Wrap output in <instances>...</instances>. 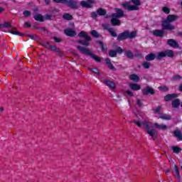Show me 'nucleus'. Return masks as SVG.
<instances>
[{"instance_id":"nucleus-1","label":"nucleus","mask_w":182,"mask_h":182,"mask_svg":"<svg viewBox=\"0 0 182 182\" xmlns=\"http://www.w3.org/2000/svg\"><path fill=\"white\" fill-rule=\"evenodd\" d=\"M178 19V16L176 15H168L166 18V20L162 22V28L163 29H166V31H174L176 28L174 26L171 25V22H175Z\"/></svg>"},{"instance_id":"nucleus-2","label":"nucleus","mask_w":182,"mask_h":182,"mask_svg":"<svg viewBox=\"0 0 182 182\" xmlns=\"http://www.w3.org/2000/svg\"><path fill=\"white\" fill-rule=\"evenodd\" d=\"M77 49L80 52V53H83L84 55H87L90 56L95 62H101L100 58L97 57V55L93 54L89 48H86L82 46H77Z\"/></svg>"},{"instance_id":"nucleus-3","label":"nucleus","mask_w":182,"mask_h":182,"mask_svg":"<svg viewBox=\"0 0 182 182\" xmlns=\"http://www.w3.org/2000/svg\"><path fill=\"white\" fill-rule=\"evenodd\" d=\"M163 58H174V51L172 50H166L159 53L156 55V59H158V60H161Z\"/></svg>"},{"instance_id":"nucleus-4","label":"nucleus","mask_w":182,"mask_h":182,"mask_svg":"<svg viewBox=\"0 0 182 182\" xmlns=\"http://www.w3.org/2000/svg\"><path fill=\"white\" fill-rule=\"evenodd\" d=\"M78 36L80 38H84V39H85V41H82L83 46H90L89 42H90L92 41V38L90 36H89V35H87V33L86 32H85V31L80 32V33L78 34Z\"/></svg>"},{"instance_id":"nucleus-5","label":"nucleus","mask_w":182,"mask_h":182,"mask_svg":"<svg viewBox=\"0 0 182 182\" xmlns=\"http://www.w3.org/2000/svg\"><path fill=\"white\" fill-rule=\"evenodd\" d=\"M122 6L127 11H139V8L137 6L130 5L129 2H124L122 4Z\"/></svg>"},{"instance_id":"nucleus-6","label":"nucleus","mask_w":182,"mask_h":182,"mask_svg":"<svg viewBox=\"0 0 182 182\" xmlns=\"http://www.w3.org/2000/svg\"><path fill=\"white\" fill-rule=\"evenodd\" d=\"M154 93H156L154 89L150 86H146L142 89V95L144 96H147V95H154Z\"/></svg>"},{"instance_id":"nucleus-7","label":"nucleus","mask_w":182,"mask_h":182,"mask_svg":"<svg viewBox=\"0 0 182 182\" xmlns=\"http://www.w3.org/2000/svg\"><path fill=\"white\" fill-rule=\"evenodd\" d=\"M66 5L68 6V8H70L71 9H78L79 6H77V2L73 1V0H65Z\"/></svg>"},{"instance_id":"nucleus-8","label":"nucleus","mask_w":182,"mask_h":182,"mask_svg":"<svg viewBox=\"0 0 182 182\" xmlns=\"http://www.w3.org/2000/svg\"><path fill=\"white\" fill-rule=\"evenodd\" d=\"M95 0L82 1L80 4L82 8H92Z\"/></svg>"},{"instance_id":"nucleus-9","label":"nucleus","mask_w":182,"mask_h":182,"mask_svg":"<svg viewBox=\"0 0 182 182\" xmlns=\"http://www.w3.org/2000/svg\"><path fill=\"white\" fill-rule=\"evenodd\" d=\"M115 11L117 13L112 14V18H123L124 16V11L120 9H115Z\"/></svg>"},{"instance_id":"nucleus-10","label":"nucleus","mask_w":182,"mask_h":182,"mask_svg":"<svg viewBox=\"0 0 182 182\" xmlns=\"http://www.w3.org/2000/svg\"><path fill=\"white\" fill-rule=\"evenodd\" d=\"M102 26H103V28H105V29H107V31H108V32L110 33V35L113 38H117V33H115V31H114V30H113V28H110L109 24L102 25Z\"/></svg>"},{"instance_id":"nucleus-11","label":"nucleus","mask_w":182,"mask_h":182,"mask_svg":"<svg viewBox=\"0 0 182 182\" xmlns=\"http://www.w3.org/2000/svg\"><path fill=\"white\" fill-rule=\"evenodd\" d=\"M102 83H104V85H106V86H108L109 89H114L116 87V84H114L113 81H110L105 79L102 80Z\"/></svg>"},{"instance_id":"nucleus-12","label":"nucleus","mask_w":182,"mask_h":182,"mask_svg":"<svg viewBox=\"0 0 182 182\" xmlns=\"http://www.w3.org/2000/svg\"><path fill=\"white\" fill-rule=\"evenodd\" d=\"M154 126L156 129H158L159 130H167L168 129V127L164 124H159L157 122H155L154 124Z\"/></svg>"},{"instance_id":"nucleus-13","label":"nucleus","mask_w":182,"mask_h":182,"mask_svg":"<svg viewBox=\"0 0 182 182\" xmlns=\"http://www.w3.org/2000/svg\"><path fill=\"white\" fill-rule=\"evenodd\" d=\"M167 44L171 48H178V43L174 39H168L167 41Z\"/></svg>"},{"instance_id":"nucleus-14","label":"nucleus","mask_w":182,"mask_h":182,"mask_svg":"<svg viewBox=\"0 0 182 182\" xmlns=\"http://www.w3.org/2000/svg\"><path fill=\"white\" fill-rule=\"evenodd\" d=\"M125 39H128L127 33L126 31H124L123 33H119L117 36V41L119 42H122V41H125Z\"/></svg>"},{"instance_id":"nucleus-15","label":"nucleus","mask_w":182,"mask_h":182,"mask_svg":"<svg viewBox=\"0 0 182 182\" xmlns=\"http://www.w3.org/2000/svg\"><path fill=\"white\" fill-rule=\"evenodd\" d=\"M125 39H128L127 33L126 31H124L123 33H119L117 36V41L119 42H122V41H125Z\"/></svg>"},{"instance_id":"nucleus-16","label":"nucleus","mask_w":182,"mask_h":182,"mask_svg":"<svg viewBox=\"0 0 182 182\" xmlns=\"http://www.w3.org/2000/svg\"><path fill=\"white\" fill-rule=\"evenodd\" d=\"M64 33L67 36H76V31L72 28H66L64 31Z\"/></svg>"},{"instance_id":"nucleus-17","label":"nucleus","mask_w":182,"mask_h":182,"mask_svg":"<svg viewBox=\"0 0 182 182\" xmlns=\"http://www.w3.org/2000/svg\"><path fill=\"white\" fill-rule=\"evenodd\" d=\"M176 97H178V94H168L164 97V99L166 102H170V100H173Z\"/></svg>"},{"instance_id":"nucleus-18","label":"nucleus","mask_w":182,"mask_h":182,"mask_svg":"<svg viewBox=\"0 0 182 182\" xmlns=\"http://www.w3.org/2000/svg\"><path fill=\"white\" fill-rule=\"evenodd\" d=\"M152 33L154 36H158L159 38L164 36V31L163 30H154Z\"/></svg>"},{"instance_id":"nucleus-19","label":"nucleus","mask_w":182,"mask_h":182,"mask_svg":"<svg viewBox=\"0 0 182 182\" xmlns=\"http://www.w3.org/2000/svg\"><path fill=\"white\" fill-rule=\"evenodd\" d=\"M127 32V37L128 39H134L136 36H137V31H134L130 33L129 31H126Z\"/></svg>"},{"instance_id":"nucleus-20","label":"nucleus","mask_w":182,"mask_h":182,"mask_svg":"<svg viewBox=\"0 0 182 182\" xmlns=\"http://www.w3.org/2000/svg\"><path fill=\"white\" fill-rule=\"evenodd\" d=\"M147 134L151 136L153 140H156V137H157V134L156 132V129H148L146 131Z\"/></svg>"},{"instance_id":"nucleus-21","label":"nucleus","mask_w":182,"mask_h":182,"mask_svg":"<svg viewBox=\"0 0 182 182\" xmlns=\"http://www.w3.org/2000/svg\"><path fill=\"white\" fill-rule=\"evenodd\" d=\"M111 23L112 25H113L114 26H119V25H121V22L120 20H119V18L117 17H112V18L111 19Z\"/></svg>"},{"instance_id":"nucleus-22","label":"nucleus","mask_w":182,"mask_h":182,"mask_svg":"<svg viewBox=\"0 0 182 182\" xmlns=\"http://www.w3.org/2000/svg\"><path fill=\"white\" fill-rule=\"evenodd\" d=\"M129 87L132 89V90H140L141 89V86L140 85L136 84V83H130L129 84Z\"/></svg>"},{"instance_id":"nucleus-23","label":"nucleus","mask_w":182,"mask_h":182,"mask_svg":"<svg viewBox=\"0 0 182 182\" xmlns=\"http://www.w3.org/2000/svg\"><path fill=\"white\" fill-rule=\"evenodd\" d=\"M173 176H175V177H177V178H178V180H180V178H181V176H180V171H178V166H177V165H174Z\"/></svg>"},{"instance_id":"nucleus-24","label":"nucleus","mask_w":182,"mask_h":182,"mask_svg":"<svg viewBox=\"0 0 182 182\" xmlns=\"http://www.w3.org/2000/svg\"><path fill=\"white\" fill-rule=\"evenodd\" d=\"M105 62H106L109 69H110L111 70H116V68H114V66H113V64L112 63L110 58H106Z\"/></svg>"},{"instance_id":"nucleus-25","label":"nucleus","mask_w":182,"mask_h":182,"mask_svg":"<svg viewBox=\"0 0 182 182\" xmlns=\"http://www.w3.org/2000/svg\"><path fill=\"white\" fill-rule=\"evenodd\" d=\"M173 134L176 139H178V140H182V133L181 131L178 129H176L173 131Z\"/></svg>"},{"instance_id":"nucleus-26","label":"nucleus","mask_w":182,"mask_h":182,"mask_svg":"<svg viewBox=\"0 0 182 182\" xmlns=\"http://www.w3.org/2000/svg\"><path fill=\"white\" fill-rule=\"evenodd\" d=\"M50 48L51 50H54V52H56V53L58 54L59 56H63V53H62V51L59 48H58L55 46H50Z\"/></svg>"},{"instance_id":"nucleus-27","label":"nucleus","mask_w":182,"mask_h":182,"mask_svg":"<svg viewBox=\"0 0 182 182\" xmlns=\"http://www.w3.org/2000/svg\"><path fill=\"white\" fill-rule=\"evenodd\" d=\"M156 58H157V56L156 57V55L154 53H150L145 56L146 60H148V61L154 60Z\"/></svg>"},{"instance_id":"nucleus-28","label":"nucleus","mask_w":182,"mask_h":182,"mask_svg":"<svg viewBox=\"0 0 182 182\" xmlns=\"http://www.w3.org/2000/svg\"><path fill=\"white\" fill-rule=\"evenodd\" d=\"M180 103L181 101L178 99H176L173 101H172V107L174 109H177V107H180Z\"/></svg>"},{"instance_id":"nucleus-29","label":"nucleus","mask_w":182,"mask_h":182,"mask_svg":"<svg viewBox=\"0 0 182 182\" xmlns=\"http://www.w3.org/2000/svg\"><path fill=\"white\" fill-rule=\"evenodd\" d=\"M130 80H132L133 82H139L140 80V77H138L136 74H132L129 75Z\"/></svg>"},{"instance_id":"nucleus-30","label":"nucleus","mask_w":182,"mask_h":182,"mask_svg":"<svg viewBox=\"0 0 182 182\" xmlns=\"http://www.w3.org/2000/svg\"><path fill=\"white\" fill-rule=\"evenodd\" d=\"M97 14L100 16H105V15L106 14V9L100 8L97 10Z\"/></svg>"},{"instance_id":"nucleus-31","label":"nucleus","mask_w":182,"mask_h":182,"mask_svg":"<svg viewBox=\"0 0 182 182\" xmlns=\"http://www.w3.org/2000/svg\"><path fill=\"white\" fill-rule=\"evenodd\" d=\"M159 119L162 120H171V115L164 114L163 115H159Z\"/></svg>"},{"instance_id":"nucleus-32","label":"nucleus","mask_w":182,"mask_h":182,"mask_svg":"<svg viewBox=\"0 0 182 182\" xmlns=\"http://www.w3.org/2000/svg\"><path fill=\"white\" fill-rule=\"evenodd\" d=\"M125 56L128 58L129 59H133L134 58V54L132 52V50H127L124 52Z\"/></svg>"},{"instance_id":"nucleus-33","label":"nucleus","mask_w":182,"mask_h":182,"mask_svg":"<svg viewBox=\"0 0 182 182\" xmlns=\"http://www.w3.org/2000/svg\"><path fill=\"white\" fill-rule=\"evenodd\" d=\"M33 18L36 21H38L39 22H43V21H45L42 14H37L34 16Z\"/></svg>"},{"instance_id":"nucleus-34","label":"nucleus","mask_w":182,"mask_h":182,"mask_svg":"<svg viewBox=\"0 0 182 182\" xmlns=\"http://www.w3.org/2000/svg\"><path fill=\"white\" fill-rule=\"evenodd\" d=\"M63 19H65L66 21H72L73 19V16L70 15V14H65L63 16Z\"/></svg>"},{"instance_id":"nucleus-35","label":"nucleus","mask_w":182,"mask_h":182,"mask_svg":"<svg viewBox=\"0 0 182 182\" xmlns=\"http://www.w3.org/2000/svg\"><path fill=\"white\" fill-rule=\"evenodd\" d=\"M90 33L92 36H94V38H100V34H99V33L96 30L91 31Z\"/></svg>"},{"instance_id":"nucleus-36","label":"nucleus","mask_w":182,"mask_h":182,"mask_svg":"<svg viewBox=\"0 0 182 182\" xmlns=\"http://www.w3.org/2000/svg\"><path fill=\"white\" fill-rule=\"evenodd\" d=\"M109 55L110 58H116L117 56V51L111 50H109Z\"/></svg>"},{"instance_id":"nucleus-37","label":"nucleus","mask_w":182,"mask_h":182,"mask_svg":"<svg viewBox=\"0 0 182 182\" xmlns=\"http://www.w3.org/2000/svg\"><path fill=\"white\" fill-rule=\"evenodd\" d=\"M142 124L144 126L146 132L150 129V123H149L147 121L142 122Z\"/></svg>"},{"instance_id":"nucleus-38","label":"nucleus","mask_w":182,"mask_h":182,"mask_svg":"<svg viewBox=\"0 0 182 182\" xmlns=\"http://www.w3.org/2000/svg\"><path fill=\"white\" fill-rule=\"evenodd\" d=\"M172 150L173 153H176L177 154H178V153H180V151H181L182 149L178 146H173Z\"/></svg>"},{"instance_id":"nucleus-39","label":"nucleus","mask_w":182,"mask_h":182,"mask_svg":"<svg viewBox=\"0 0 182 182\" xmlns=\"http://www.w3.org/2000/svg\"><path fill=\"white\" fill-rule=\"evenodd\" d=\"M131 1L135 6H140V5H141V1L140 0H131Z\"/></svg>"},{"instance_id":"nucleus-40","label":"nucleus","mask_w":182,"mask_h":182,"mask_svg":"<svg viewBox=\"0 0 182 182\" xmlns=\"http://www.w3.org/2000/svg\"><path fill=\"white\" fill-rule=\"evenodd\" d=\"M52 18H53V16L52 14H45L43 19L46 21H52Z\"/></svg>"},{"instance_id":"nucleus-41","label":"nucleus","mask_w":182,"mask_h":182,"mask_svg":"<svg viewBox=\"0 0 182 182\" xmlns=\"http://www.w3.org/2000/svg\"><path fill=\"white\" fill-rule=\"evenodd\" d=\"M159 90L161 92H168V88L167 86H162V87H159Z\"/></svg>"},{"instance_id":"nucleus-42","label":"nucleus","mask_w":182,"mask_h":182,"mask_svg":"<svg viewBox=\"0 0 182 182\" xmlns=\"http://www.w3.org/2000/svg\"><path fill=\"white\" fill-rule=\"evenodd\" d=\"M142 66L144 68V69H149L150 68V63L144 62L142 63Z\"/></svg>"},{"instance_id":"nucleus-43","label":"nucleus","mask_w":182,"mask_h":182,"mask_svg":"<svg viewBox=\"0 0 182 182\" xmlns=\"http://www.w3.org/2000/svg\"><path fill=\"white\" fill-rule=\"evenodd\" d=\"M28 38H30L31 39H33V41H38V39H39V37L38 36H36V34L29 35Z\"/></svg>"},{"instance_id":"nucleus-44","label":"nucleus","mask_w":182,"mask_h":182,"mask_svg":"<svg viewBox=\"0 0 182 182\" xmlns=\"http://www.w3.org/2000/svg\"><path fill=\"white\" fill-rule=\"evenodd\" d=\"M97 43L101 46V48H102V51L106 50V48H105V46L103 45V42H102V41H97Z\"/></svg>"},{"instance_id":"nucleus-45","label":"nucleus","mask_w":182,"mask_h":182,"mask_svg":"<svg viewBox=\"0 0 182 182\" xmlns=\"http://www.w3.org/2000/svg\"><path fill=\"white\" fill-rule=\"evenodd\" d=\"M23 14L24 16H26V18L31 16V11H24Z\"/></svg>"},{"instance_id":"nucleus-46","label":"nucleus","mask_w":182,"mask_h":182,"mask_svg":"<svg viewBox=\"0 0 182 182\" xmlns=\"http://www.w3.org/2000/svg\"><path fill=\"white\" fill-rule=\"evenodd\" d=\"M1 28H11V24L8 22H5L4 24H1Z\"/></svg>"},{"instance_id":"nucleus-47","label":"nucleus","mask_w":182,"mask_h":182,"mask_svg":"<svg viewBox=\"0 0 182 182\" xmlns=\"http://www.w3.org/2000/svg\"><path fill=\"white\" fill-rule=\"evenodd\" d=\"M162 11L165 14H170V9H168V7H163Z\"/></svg>"},{"instance_id":"nucleus-48","label":"nucleus","mask_w":182,"mask_h":182,"mask_svg":"<svg viewBox=\"0 0 182 182\" xmlns=\"http://www.w3.org/2000/svg\"><path fill=\"white\" fill-rule=\"evenodd\" d=\"M89 70L91 72H93V73H96L97 75H99V70L97 68H89Z\"/></svg>"},{"instance_id":"nucleus-49","label":"nucleus","mask_w":182,"mask_h":182,"mask_svg":"<svg viewBox=\"0 0 182 182\" xmlns=\"http://www.w3.org/2000/svg\"><path fill=\"white\" fill-rule=\"evenodd\" d=\"M55 4H65L66 0H53Z\"/></svg>"},{"instance_id":"nucleus-50","label":"nucleus","mask_w":182,"mask_h":182,"mask_svg":"<svg viewBox=\"0 0 182 182\" xmlns=\"http://www.w3.org/2000/svg\"><path fill=\"white\" fill-rule=\"evenodd\" d=\"M10 33H12L13 35H18L19 36H21V33H19V31H11Z\"/></svg>"},{"instance_id":"nucleus-51","label":"nucleus","mask_w":182,"mask_h":182,"mask_svg":"<svg viewBox=\"0 0 182 182\" xmlns=\"http://www.w3.org/2000/svg\"><path fill=\"white\" fill-rule=\"evenodd\" d=\"M91 17H92L93 19H97V13H96V12H92V13H91Z\"/></svg>"},{"instance_id":"nucleus-52","label":"nucleus","mask_w":182,"mask_h":182,"mask_svg":"<svg viewBox=\"0 0 182 182\" xmlns=\"http://www.w3.org/2000/svg\"><path fill=\"white\" fill-rule=\"evenodd\" d=\"M136 105L139 107H141L143 106V103L139 99H136Z\"/></svg>"},{"instance_id":"nucleus-53","label":"nucleus","mask_w":182,"mask_h":182,"mask_svg":"<svg viewBox=\"0 0 182 182\" xmlns=\"http://www.w3.org/2000/svg\"><path fill=\"white\" fill-rule=\"evenodd\" d=\"M133 123H135V124H136V126H138V127H141V124H142V122H137V121H133Z\"/></svg>"},{"instance_id":"nucleus-54","label":"nucleus","mask_w":182,"mask_h":182,"mask_svg":"<svg viewBox=\"0 0 182 182\" xmlns=\"http://www.w3.org/2000/svg\"><path fill=\"white\" fill-rule=\"evenodd\" d=\"M115 52H117V53H122V52H123V50L122 49V48L119 47Z\"/></svg>"},{"instance_id":"nucleus-55","label":"nucleus","mask_w":182,"mask_h":182,"mask_svg":"<svg viewBox=\"0 0 182 182\" xmlns=\"http://www.w3.org/2000/svg\"><path fill=\"white\" fill-rule=\"evenodd\" d=\"M126 93H127L129 96H134L133 92L130 90H127Z\"/></svg>"},{"instance_id":"nucleus-56","label":"nucleus","mask_w":182,"mask_h":182,"mask_svg":"<svg viewBox=\"0 0 182 182\" xmlns=\"http://www.w3.org/2000/svg\"><path fill=\"white\" fill-rule=\"evenodd\" d=\"M24 26H25V28H31V24L29 23L26 22L24 23Z\"/></svg>"},{"instance_id":"nucleus-57","label":"nucleus","mask_w":182,"mask_h":182,"mask_svg":"<svg viewBox=\"0 0 182 182\" xmlns=\"http://www.w3.org/2000/svg\"><path fill=\"white\" fill-rule=\"evenodd\" d=\"M160 110H161V107H158L155 110V113H159V112H160Z\"/></svg>"},{"instance_id":"nucleus-58","label":"nucleus","mask_w":182,"mask_h":182,"mask_svg":"<svg viewBox=\"0 0 182 182\" xmlns=\"http://www.w3.org/2000/svg\"><path fill=\"white\" fill-rule=\"evenodd\" d=\"M54 41L57 43L62 42V40H60V38H58L56 37H54Z\"/></svg>"},{"instance_id":"nucleus-59","label":"nucleus","mask_w":182,"mask_h":182,"mask_svg":"<svg viewBox=\"0 0 182 182\" xmlns=\"http://www.w3.org/2000/svg\"><path fill=\"white\" fill-rule=\"evenodd\" d=\"M44 2L46 5H50V0H44Z\"/></svg>"},{"instance_id":"nucleus-60","label":"nucleus","mask_w":182,"mask_h":182,"mask_svg":"<svg viewBox=\"0 0 182 182\" xmlns=\"http://www.w3.org/2000/svg\"><path fill=\"white\" fill-rule=\"evenodd\" d=\"M181 78L182 77L180 75H176V76L173 77V79H175V80H178V79H181Z\"/></svg>"},{"instance_id":"nucleus-61","label":"nucleus","mask_w":182,"mask_h":182,"mask_svg":"<svg viewBox=\"0 0 182 182\" xmlns=\"http://www.w3.org/2000/svg\"><path fill=\"white\" fill-rule=\"evenodd\" d=\"M76 42H77V43H80V45H83V41H82V40H78Z\"/></svg>"},{"instance_id":"nucleus-62","label":"nucleus","mask_w":182,"mask_h":182,"mask_svg":"<svg viewBox=\"0 0 182 182\" xmlns=\"http://www.w3.org/2000/svg\"><path fill=\"white\" fill-rule=\"evenodd\" d=\"M179 90H181V92H182V84L179 86Z\"/></svg>"},{"instance_id":"nucleus-63","label":"nucleus","mask_w":182,"mask_h":182,"mask_svg":"<svg viewBox=\"0 0 182 182\" xmlns=\"http://www.w3.org/2000/svg\"><path fill=\"white\" fill-rule=\"evenodd\" d=\"M3 11H4V8L0 7V14L2 13Z\"/></svg>"},{"instance_id":"nucleus-64","label":"nucleus","mask_w":182,"mask_h":182,"mask_svg":"<svg viewBox=\"0 0 182 182\" xmlns=\"http://www.w3.org/2000/svg\"><path fill=\"white\" fill-rule=\"evenodd\" d=\"M41 31H46V28L45 27H42Z\"/></svg>"}]
</instances>
